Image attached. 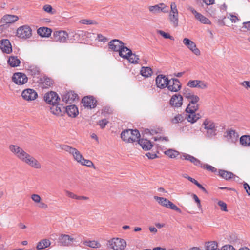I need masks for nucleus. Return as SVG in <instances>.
<instances>
[{
  "mask_svg": "<svg viewBox=\"0 0 250 250\" xmlns=\"http://www.w3.org/2000/svg\"><path fill=\"white\" fill-rule=\"evenodd\" d=\"M9 148L11 152L22 162L34 168L39 169L41 167V165L37 160L20 146L10 145Z\"/></svg>",
  "mask_w": 250,
  "mask_h": 250,
  "instance_id": "nucleus-1",
  "label": "nucleus"
},
{
  "mask_svg": "<svg viewBox=\"0 0 250 250\" xmlns=\"http://www.w3.org/2000/svg\"><path fill=\"white\" fill-rule=\"evenodd\" d=\"M108 46L112 51L118 52L119 56L123 58H127L131 53V50L125 46L124 43L118 39H114L109 42Z\"/></svg>",
  "mask_w": 250,
  "mask_h": 250,
  "instance_id": "nucleus-2",
  "label": "nucleus"
},
{
  "mask_svg": "<svg viewBox=\"0 0 250 250\" xmlns=\"http://www.w3.org/2000/svg\"><path fill=\"white\" fill-rule=\"evenodd\" d=\"M140 134L137 129H126L121 134L122 139L126 143H132L139 140Z\"/></svg>",
  "mask_w": 250,
  "mask_h": 250,
  "instance_id": "nucleus-3",
  "label": "nucleus"
},
{
  "mask_svg": "<svg viewBox=\"0 0 250 250\" xmlns=\"http://www.w3.org/2000/svg\"><path fill=\"white\" fill-rule=\"evenodd\" d=\"M203 125L206 130L205 135L207 138L211 139L216 135L217 126L212 120L206 119L204 121Z\"/></svg>",
  "mask_w": 250,
  "mask_h": 250,
  "instance_id": "nucleus-4",
  "label": "nucleus"
},
{
  "mask_svg": "<svg viewBox=\"0 0 250 250\" xmlns=\"http://www.w3.org/2000/svg\"><path fill=\"white\" fill-rule=\"evenodd\" d=\"M107 245L109 248L114 250H124L126 246V243L123 239L114 238L108 241Z\"/></svg>",
  "mask_w": 250,
  "mask_h": 250,
  "instance_id": "nucleus-5",
  "label": "nucleus"
},
{
  "mask_svg": "<svg viewBox=\"0 0 250 250\" xmlns=\"http://www.w3.org/2000/svg\"><path fill=\"white\" fill-rule=\"evenodd\" d=\"M154 198L161 206L168 208H170L172 210H175L180 213L182 212L181 210L177 206H176L175 205H174L173 203H172L168 199L164 197H160L157 196H155L154 197Z\"/></svg>",
  "mask_w": 250,
  "mask_h": 250,
  "instance_id": "nucleus-6",
  "label": "nucleus"
},
{
  "mask_svg": "<svg viewBox=\"0 0 250 250\" xmlns=\"http://www.w3.org/2000/svg\"><path fill=\"white\" fill-rule=\"evenodd\" d=\"M68 38V34L66 31L63 30L54 31L52 36V39L54 41L61 43L67 42Z\"/></svg>",
  "mask_w": 250,
  "mask_h": 250,
  "instance_id": "nucleus-7",
  "label": "nucleus"
},
{
  "mask_svg": "<svg viewBox=\"0 0 250 250\" xmlns=\"http://www.w3.org/2000/svg\"><path fill=\"white\" fill-rule=\"evenodd\" d=\"M12 81L17 85H21L27 82L28 78L23 73L16 72L13 74Z\"/></svg>",
  "mask_w": 250,
  "mask_h": 250,
  "instance_id": "nucleus-8",
  "label": "nucleus"
},
{
  "mask_svg": "<svg viewBox=\"0 0 250 250\" xmlns=\"http://www.w3.org/2000/svg\"><path fill=\"white\" fill-rule=\"evenodd\" d=\"M43 98L46 103L52 105L58 104L60 100V98L57 93L52 91L45 93Z\"/></svg>",
  "mask_w": 250,
  "mask_h": 250,
  "instance_id": "nucleus-9",
  "label": "nucleus"
},
{
  "mask_svg": "<svg viewBox=\"0 0 250 250\" xmlns=\"http://www.w3.org/2000/svg\"><path fill=\"white\" fill-rule=\"evenodd\" d=\"M32 35V30L27 25H24L19 27L17 30V35L23 39L28 38Z\"/></svg>",
  "mask_w": 250,
  "mask_h": 250,
  "instance_id": "nucleus-10",
  "label": "nucleus"
},
{
  "mask_svg": "<svg viewBox=\"0 0 250 250\" xmlns=\"http://www.w3.org/2000/svg\"><path fill=\"white\" fill-rule=\"evenodd\" d=\"M188 100L189 104L186 109L188 111H197L199 108L198 102L200 100V98L197 95H194Z\"/></svg>",
  "mask_w": 250,
  "mask_h": 250,
  "instance_id": "nucleus-11",
  "label": "nucleus"
},
{
  "mask_svg": "<svg viewBox=\"0 0 250 250\" xmlns=\"http://www.w3.org/2000/svg\"><path fill=\"white\" fill-rule=\"evenodd\" d=\"M21 96L26 101H33L38 97V94L33 89L27 88L24 89L21 93Z\"/></svg>",
  "mask_w": 250,
  "mask_h": 250,
  "instance_id": "nucleus-12",
  "label": "nucleus"
},
{
  "mask_svg": "<svg viewBox=\"0 0 250 250\" xmlns=\"http://www.w3.org/2000/svg\"><path fill=\"white\" fill-rule=\"evenodd\" d=\"M183 42L195 55L197 56L200 55V50L197 48L195 43L193 41L186 38L183 39Z\"/></svg>",
  "mask_w": 250,
  "mask_h": 250,
  "instance_id": "nucleus-13",
  "label": "nucleus"
},
{
  "mask_svg": "<svg viewBox=\"0 0 250 250\" xmlns=\"http://www.w3.org/2000/svg\"><path fill=\"white\" fill-rule=\"evenodd\" d=\"M75 239L67 234H61L59 238V243L64 246H71Z\"/></svg>",
  "mask_w": 250,
  "mask_h": 250,
  "instance_id": "nucleus-14",
  "label": "nucleus"
},
{
  "mask_svg": "<svg viewBox=\"0 0 250 250\" xmlns=\"http://www.w3.org/2000/svg\"><path fill=\"white\" fill-rule=\"evenodd\" d=\"M167 87L171 92H178L181 88V84L178 79L173 78L168 80V84Z\"/></svg>",
  "mask_w": 250,
  "mask_h": 250,
  "instance_id": "nucleus-15",
  "label": "nucleus"
},
{
  "mask_svg": "<svg viewBox=\"0 0 250 250\" xmlns=\"http://www.w3.org/2000/svg\"><path fill=\"white\" fill-rule=\"evenodd\" d=\"M0 48L4 53L9 54L12 52V45L8 39H2L0 41Z\"/></svg>",
  "mask_w": 250,
  "mask_h": 250,
  "instance_id": "nucleus-16",
  "label": "nucleus"
},
{
  "mask_svg": "<svg viewBox=\"0 0 250 250\" xmlns=\"http://www.w3.org/2000/svg\"><path fill=\"white\" fill-rule=\"evenodd\" d=\"M187 85L191 88H198L202 89H205L208 87L206 83L198 80H189L187 83Z\"/></svg>",
  "mask_w": 250,
  "mask_h": 250,
  "instance_id": "nucleus-17",
  "label": "nucleus"
},
{
  "mask_svg": "<svg viewBox=\"0 0 250 250\" xmlns=\"http://www.w3.org/2000/svg\"><path fill=\"white\" fill-rule=\"evenodd\" d=\"M183 97L180 94L173 95L169 101L170 105L173 107H179L183 104Z\"/></svg>",
  "mask_w": 250,
  "mask_h": 250,
  "instance_id": "nucleus-18",
  "label": "nucleus"
},
{
  "mask_svg": "<svg viewBox=\"0 0 250 250\" xmlns=\"http://www.w3.org/2000/svg\"><path fill=\"white\" fill-rule=\"evenodd\" d=\"M157 86L161 89H164L168 84V79L165 75H159L156 78Z\"/></svg>",
  "mask_w": 250,
  "mask_h": 250,
  "instance_id": "nucleus-19",
  "label": "nucleus"
},
{
  "mask_svg": "<svg viewBox=\"0 0 250 250\" xmlns=\"http://www.w3.org/2000/svg\"><path fill=\"white\" fill-rule=\"evenodd\" d=\"M82 102L85 107L90 109L94 108L96 106V101L92 96H86L82 99Z\"/></svg>",
  "mask_w": 250,
  "mask_h": 250,
  "instance_id": "nucleus-20",
  "label": "nucleus"
},
{
  "mask_svg": "<svg viewBox=\"0 0 250 250\" xmlns=\"http://www.w3.org/2000/svg\"><path fill=\"white\" fill-rule=\"evenodd\" d=\"M166 5L163 3H159L154 6L149 7V10L154 14H156L162 12L163 13L168 12V10L166 9Z\"/></svg>",
  "mask_w": 250,
  "mask_h": 250,
  "instance_id": "nucleus-21",
  "label": "nucleus"
},
{
  "mask_svg": "<svg viewBox=\"0 0 250 250\" xmlns=\"http://www.w3.org/2000/svg\"><path fill=\"white\" fill-rule=\"evenodd\" d=\"M62 98V101L71 103L78 99V95L74 91H70L63 94Z\"/></svg>",
  "mask_w": 250,
  "mask_h": 250,
  "instance_id": "nucleus-22",
  "label": "nucleus"
},
{
  "mask_svg": "<svg viewBox=\"0 0 250 250\" xmlns=\"http://www.w3.org/2000/svg\"><path fill=\"white\" fill-rule=\"evenodd\" d=\"M181 159L182 160H186L190 161L193 163L195 166H199L201 167V165L203 164L201 162L194 156L187 153H183L181 156Z\"/></svg>",
  "mask_w": 250,
  "mask_h": 250,
  "instance_id": "nucleus-23",
  "label": "nucleus"
},
{
  "mask_svg": "<svg viewBox=\"0 0 250 250\" xmlns=\"http://www.w3.org/2000/svg\"><path fill=\"white\" fill-rule=\"evenodd\" d=\"M19 19L18 16L14 15H5L3 16L1 18L0 22L3 24V25L5 24H10L13 23L17 21Z\"/></svg>",
  "mask_w": 250,
  "mask_h": 250,
  "instance_id": "nucleus-24",
  "label": "nucleus"
},
{
  "mask_svg": "<svg viewBox=\"0 0 250 250\" xmlns=\"http://www.w3.org/2000/svg\"><path fill=\"white\" fill-rule=\"evenodd\" d=\"M65 111L68 115L71 117H76L79 114L78 107L73 104L67 106L65 108Z\"/></svg>",
  "mask_w": 250,
  "mask_h": 250,
  "instance_id": "nucleus-25",
  "label": "nucleus"
},
{
  "mask_svg": "<svg viewBox=\"0 0 250 250\" xmlns=\"http://www.w3.org/2000/svg\"><path fill=\"white\" fill-rule=\"evenodd\" d=\"M218 175L221 178L226 180H229L233 177L234 178L235 177L238 178V177L235 176L232 172L222 169L219 170Z\"/></svg>",
  "mask_w": 250,
  "mask_h": 250,
  "instance_id": "nucleus-26",
  "label": "nucleus"
},
{
  "mask_svg": "<svg viewBox=\"0 0 250 250\" xmlns=\"http://www.w3.org/2000/svg\"><path fill=\"white\" fill-rule=\"evenodd\" d=\"M186 111L187 113H188L187 117V119L189 122L194 123L201 117V116L199 114L195 113L196 111H188L187 109H186Z\"/></svg>",
  "mask_w": 250,
  "mask_h": 250,
  "instance_id": "nucleus-27",
  "label": "nucleus"
},
{
  "mask_svg": "<svg viewBox=\"0 0 250 250\" xmlns=\"http://www.w3.org/2000/svg\"><path fill=\"white\" fill-rule=\"evenodd\" d=\"M226 137L229 142L234 143L237 141L239 135L235 130H230L227 132Z\"/></svg>",
  "mask_w": 250,
  "mask_h": 250,
  "instance_id": "nucleus-28",
  "label": "nucleus"
},
{
  "mask_svg": "<svg viewBox=\"0 0 250 250\" xmlns=\"http://www.w3.org/2000/svg\"><path fill=\"white\" fill-rule=\"evenodd\" d=\"M138 143L144 150H150L153 146L152 143L147 139H139Z\"/></svg>",
  "mask_w": 250,
  "mask_h": 250,
  "instance_id": "nucleus-29",
  "label": "nucleus"
},
{
  "mask_svg": "<svg viewBox=\"0 0 250 250\" xmlns=\"http://www.w3.org/2000/svg\"><path fill=\"white\" fill-rule=\"evenodd\" d=\"M51 33V29L46 27H41L37 30L38 34L42 37H49Z\"/></svg>",
  "mask_w": 250,
  "mask_h": 250,
  "instance_id": "nucleus-30",
  "label": "nucleus"
},
{
  "mask_svg": "<svg viewBox=\"0 0 250 250\" xmlns=\"http://www.w3.org/2000/svg\"><path fill=\"white\" fill-rule=\"evenodd\" d=\"M7 62L11 67H16L19 66L21 61L17 56H11L9 57Z\"/></svg>",
  "mask_w": 250,
  "mask_h": 250,
  "instance_id": "nucleus-31",
  "label": "nucleus"
},
{
  "mask_svg": "<svg viewBox=\"0 0 250 250\" xmlns=\"http://www.w3.org/2000/svg\"><path fill=\"white\" fill-rule=\"evenodd\" d=\"M60 147L62 150H64L71 154L73 157L75 156V154L78 151L76 148L72 147L67 145H61Z\"/></svg>",
  "mask_w": 250,
  "mask_h": 250,
  "instance_id": "nucleus-32",
  "label": "nucleus"
},
{
  "mask_svg": "<svg viewBox=\"0 0 250 250\" xmlns=\"http://www.w3.org/2000/svg\"><path fill=\"white\" fill-rule=\"evenodd\" d=\"M195 18L203 24H210V21L200 13H197L195 15Z\"/></svg>",
  "mask_w": 250,
  "mask_h": 250,
  "instance_id": "nucleus-33",
  "label": "nucleus"
},
{
  "mask_svg": "<svg viewBox=\"0 0 250 250\" xmlns=\"http://www.w3.org/2000/svg\"><path fill=\"white\" fill-rule=\"evenodd\" d=\"M240 144L245 147L250 146V135H244L240 138Z\"/></svg>",
  "mask_w": 250,
  "mask_h": 250,
  "instance_id": "nucleus-34",
  "label": "nucleus"
},
{
  "mask_svg": "<svg viewBox=\"0 0 250 250\" xmlns=\"http://www.w3.org/2000/svg\"><path fill=\"white\" fill-rule=\"evenodd\" d=\"M65 193H66V195L69 198H71L72 199H74L78 200H87L88 198L86 196H78L76 194H75L74 193L69 191L68 190H65L64 191Z\"/></svg>",
  "mask_w": 250,
  "mask_h": 250,
  "instance_id": "nucleus-35",
  "label": "nucleus"
},
{
  "mask_svg": "<svg viewBox=\"0 0 250 250\" xmlns=\"http://www.w3.org/2000/svg\"><path fill=\"white\" fill-rule=\"evenodd\" d=\"M50 242L47 239H43L38 243L36 248L38 250L43 249L50 245Z\"/></svg>",
  "mask_w": 250,
  "mask_h": 250,
  "instance_id": "nucleus-36",
  "label": "nucleus"
},
{
  "mask_svg": "<svg viewBox=\"0 0 250 250\" xmlns=\"http://www.w3.org/2000/svg\"><path fill=\"white\" fill-rule=\"evenodd\" d=\"M83 244L85 246L92 248H99L101 247L100 243L95 240H85L83 242Z\"/></svg>",
  "mask_w": 250,
  "mask_h": 250,
  "instance_id": "nucleus-37",
  "label": "nucleus"
},
{
  "mask_svg": "<svg viewBox=\"0 0 250 250\" xmlns=\"http://www.w3.org/2000/svg\"><path fill=\"white\" fill-rule=\"evenodd\" d=\"M140 74L146 78L151 76L152 74V69L149 67H142L140 71Z\"/></svg>",
  "mask_w": 250,
  "mask_h": 250,
  "instance_id": "nucleus-38",
  "label": "nucleus"
},
{
  "mask_svg": "<svg viewBox=\"0 0 250 250\" xmlns=\"http://www.w3.org/2000/svg\"><path fill=\"white\" fill-rule=\"evenodd\" d=\"M169 18L173 27H176L178 26V14L169 13Z\"/></svg>",
  "mask_w": 250,
  "mask_h": 250,
  "instance_id": "nucleus-39",
  "label": "nucleus"
},
{
  "mask_svg": "<svg viewBox=\"0 0 250 250\" xmlns=\"http://www.w3.org/2000/svg\"><path fill=\"white\" fill-rule=\"evenodd\" d=\"M86 32L82 31V30H78L77 32H76L75 31H71L69 32V35L71 37H73L74 38V39L72 40V39H70V41L72 42H73L74 40H76L78 37L80 36H85L86 35Z\"/></svg>",
  "mask_w": 250,
  "mask_h": 250,
  "instance_id": "nucleus-40",
  "label": "nucleus"
},
{
  "mask_svg": "<svg viewBox=\"0 0 250 250\" xmlns=\"http://www.w3.org/2000/svg\"><path fill=\"white\" fill-rule=\"evenodd\" d=\"M28 71L34 77L39 75L40 72L39 67L35 65H30L28 69Z\"/></svg>",
  "mask_w": 250,
  "mask_h": 250,
  "instance_id": "nucleus-41",
  "label": "nucleus"
},
{
  "mask_svg": "<svg viewBox=\"0 0 250 250\" xmlns=\"http://www.w3.org/2000/svg\"><path fill=\"white\" fill-rule=\"evenodd\" d=\"M125 59H127L131 63L137 64L138 63L139 57V56L136 55L135 54H133L132 51L131 50L130 54L128 55L127 58Z\"/></svg>",
  "mask_w": 250,
  "mask_h": 250,
  "instance_id": "nucleus-42",
  "label": "nucleus"
},
{
  "mask_svg": "<svg viewBox=\"0 0 250 250\" xmlns=\"http://www.w3.org/2000/svg\"><path fill=\"white\" fill-rule=\"evenodd\" d=\"M218 247V244L215 241H210L206 243V250H215Z\"/></svg>",
  "mask_w": 250,
  "mask_h": 250,
  "instance_id": "nucleus-43",
  "label": "nucleus"
},
{
  "mask_svg": "<svg viewBox=\"0 0 250 250\" xmlns=\"http://www.w3.org/2000/svg\"><path fill=\"white\" fill-rule=\"evenodd\" d=\"M165 154L169 158H174L179 154V152L175 150L169 149L167 151H165Z\"/></svg>",
  "mask_w": 250,
  "mask_h": 250,
  "instance_id": "nucleus-44",
  "label": "nucleus"
},
{
  "mask_svg": "<svg viewBox=\"0 0 250 250\" xmlns=\"http://www.w3.org/2000/svg\"><path fill=\"white\" fill-rule=\"evenodd\" d=\"M43 84V88H48L53 84V81L47 77H43V79L41 80Z\"/></svg>",
  "mask_w": 250,
  "mask_h": 250,
  "instance_id": "nucleus-45",
  "label": "nucleus"
},
{
  "mask_svg": "<svg viewBox=\"0 0 250 250\" xmlns=\"http://www.w3.org/2000/svg\"><path fill=\"white\" fill-rule=\"evenodd\" d=\"M184 120L185 118L182 115L177 114L171 119V121L173 124H177L179 123H182Z\"/></svg>",
  "mask_w": 250,
  "mask_h": 250,
  "instance_id": "nucleus-46",
  "label": "nucleus"
},
{
  "mask_svg": "<svg viewBox=\"0 0 250 250\" xmlns=\"http://www.w3.org/2000/svg\"><path fill=\"white\" fill-rule=\"evenodd\" d=\"M187 179L189 181L196 185L198 187V188L202 190L203 191L207 192V190L205 189V188L201 184H200L196 180L191 177H187Z\"/></svg>",
  "mask_w": 250,
  "mask_h": 250,
  "instance_id": "nucleus-47",
  "label": "nucleus"
},
{
  "mask_svg": "<svg viewBox=\"0 0 250 250\" xmlns=\"http://www.w3.org/2000/svg\"><path fill=\"white\" fill-rule=\"evenodd\" d=\"M50 109L51 110V112L54 115H59L61 114V108L58 106V104L54 105H52Z\"/></svg>",
  "mask_w": 250,
  "mask_h": 250,
  "instance_id": "nucleus-48",
  "label": "nucleus"
},
{
  "mask_svg": "<svg viewBox=\"0 0 250 250\" xmlns=\"http://www.w3.org/2000/svg\"><path fill=\"white\" fill-rule=\"evenodd\" d=\"M43 9L46 12L50 14L51 15H53L56 14V10L53 9L52 7L50 5L46 4L43 6Z\"/></svg>",
  "mask_w": 250,
  "mask_h": 250,
  "instance_id": "nucleus-49",
  "label": "nucleus"
},
{
  "mask_svg": "<svg viewBox=\"0 0 250 250\" xmlns=\"http://www.w3.org/2000/svg\"><path fill=\"white\" fill-rule=\"evenodd\" d=\"M79 163H80L82 165L86 166L88 167H93L94 168H95V167L93 162L90 160L85 159L84 157H83V158L81 160V162H80Z\"/></svg>",
  "mask_w": 250,
  "mask_h": 250,
  "instance_id": "nucleus-50",
  "label": "nucleus"
},
{
  "mask_svg": "<svg viewBox=\"0 0 250 250\" xmlns=\"http://www.w3.org/2000/svg\"><path fill=\"white\" fill-rule=\"evenodd\" d=\"M201 167L203 168H204V169H206L208 171H211V172H214V173L216 172L217 170L215 167H213L212 166L208 165L207 164H203L201 165Z\"/></svg>",
  "mask_w": 250,
  "mask_h": 250,
  "instance_id": "nucleus-51",
  "label": "nucleus"
},
{
  "mask_svg": "<svg viewBox=\"0 0 250 250\" xmlns=\"http://www.w3.org/2000/svg\"><path fill=\"white\" fill-rule=\"evenodd\" d=\"M157 33L163 36L165 39H169L171 40H174V38L173 36H171L168 33H166L162 30H157Z\"/></svg>",
  "mask_w": 250,
  "mask_h": 250,
  "instance_id": "nucleus-52",
  "label": "nucleus"
},
{
  "mask_svg": "<svg viewBox=\"0 0 250 250\" xmlns=\"http://www.w3.org/2000/svg\"><path fill=\"white\" fill-rule=\"evenodd\" d=\"M80 23L83 24L91 25V24H97V22L92 20L88 19H82L80 21Z\"/></svg>",
  "mask_w": 250,
  "mask_h": 250,
  "instance_id": "nucleus-53",
  "label": "nucleus"
},
{
  "mask_svg": "<svg viewBox=\"0 0 250 250\" xmlns=\"http://www.w3.org/2000/svg\"><path fill=\"white\" fill-rule=\"evenodd\" d=\"M183 94L185 98L187 99L188 100L191 98L192 95H194L193 93L190 92V90L189 89H184L183 91Z\"/></svg>",
  "mask_w": 250,
  "mask_h": 250,
  "instance_id": "nucleus-54",
  "label": "nucleus"
},
{
  "mask_svg": "<svg viewBox=\"0 0 250 250\" xmlns=\"http://www.w3.org/2000/svg\"><path fill=\"white\" fill-rule=\"evenodd\" d=\"M83 157L78 150L77 153L75 154V156L73 157L74 159L79 163L81 162V160Z\"/></svg>",
  "mask_w": 250,
  "mask_h": 250,
  "instance_id": "nucleus-55",
  "label": "nucleus"
},
{
  "mask_svg": "<svg viewBox=\"0 0 250 250\" xmlns=\"http://www.w3.org/2000/svg\"><path fill=\"white\" fill-rule=\"evenodd\" d=\"M31 198L36 203H40V201H41V198L38 194H33L31 195Z\"/></svg>",
  "mask_w": 250,
  "mask_h": 250,
  "instance_id": "nucleus-56",
  "label": "nucleus"
},
{
  "mask_svg": "<svg viewBox=\"0 0 250 250\" xmlns=\"http://www.w3.org/2000/svg\"><path fill=\"white\" fill-rule=\"evenodd\" d=\"M171 11L170 13L174 14H178V10L177 9V6L175 2H172L171 4Z\"/></svg>",
  "mask_w": 250,
  "mask_h": 250,
  "instance_id": "nucleus-57",
  "label": "nucleus"
},
{
  "mask_svg": "<svg viewBox=\"0 0 250 250\" xmlns=\"http://www.w3.org/2000/svg\"><path fill=\"white\" fill-rule=\"evenodd\" d=\"M218 205L221 207V209L224 211H227V204L222 201L218 202Z\"/></svg>",
  "mask_w": 250,
  "mask_h": 250,
  "instance_id": "nucleus-58",
  "label": "nucleus"
},
{
  "mask_svg": "<svg viewBox=\"0 0 250 250\" xmlns=\"http://www.w3.org/2000/svg\"><path fill=\"white\" fill-rule=\"evenodd\" d=\"M107 123L108 121L106 120V119H104L100 120L98 122V125L100 126L101 128H104L106 126Z\"/></svg>",
  "mask_w": 250,
  "mask_h": 250,
  "instance_id": "nucleus-59",
  "label": "nucleus"
},
{
  "mask_svg": "<svg viewBox=\"0 0 250 250\" xmlns=\"http://www.w3.org/2000/svg\"><path fill=\"white\" fill-rule=\"evenodd\" d=\"M97 39L98 41L102 42H105L107 41V38L103 36L101 34H99L97 35Z\"/></svg>",
  "mask_w": 250,
  "mask_h": 250,
  "instance_id": "nucleus-60",
  "label": "nucleus"
},
{
  "mask_svg": "<svg viewBox=\"0 0 250 250\" xmlns=\"http://www.w3.org/2000/svg\"><path fill=\"white\" fill-rule=\"evenodd\" d=\"M192 197H193V199L197 203L198 207L199 208H201V203H200V200L199 199V198L198 197V196L196 194H193Z\"/></svg>",
  "mask_w": 250,
  "mask_h": 250,
  "instance_id": "nucleus-61",
  "label": "nucleus"
},
{
  "mask_svg": "<svg viewBox=\"0 0 250 250\" xmlns=\"http://www.w3.org/2000/svg\"><path fill=\"white\" fill-rule=\"evenodd\" d=\"M221 250H235V249L231 245H226L222 247Z\"/></svg>",
  "mask_w": 250,
  "mask_h": 250,
  "instance_id": "nucleus-62",
  "label": "nucleus"
},
{
  "mask_svg": "<svg viewBox=\"0 0 250 250\" xmlns=\"http://www.w3.org/2000/svg\"><path fill=\"white\" fill-rule=\"evenodd\" d=\"M244 189L246 190L247 193L250 195V187L248 183L244 182L243 184Z\"/></svg>",
  "mask_w": 250,
  "mask_h": 250,
  "instance_id": "nucleus-63",
  "label": "nucleus"
},
{
  "mask_svg": "<svg viewBox=\"0 0 250 250\" xmlns=\"http://www.w3.org/2000/svg\"><path fill=\"white\" fill-rule=\"evenodd\" d=\"M146 155L148 157L149 159H154L156 157H157V155L156 153L154 152H148L147 153Z\"/></svg>",
  "mask_w": 250,
  "mask_h": 250,
  "instance_id": "nucleus-64",
  "label": "nucleus"
}]
</instances>
